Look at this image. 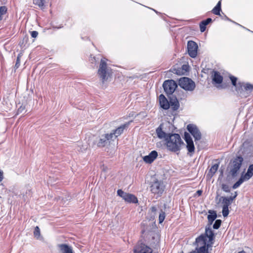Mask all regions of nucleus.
Listing matches in <instances>:
<instances>
[{
    "label": "nucleus",
    "instance_id": "obj_20",
    "mask_svg": "<svg viewBox=\"0 0 253 253\" xmlns=\"http://www.w3.org/2000/svg\"><path fill=\"white\" fill-rule=\"evenodd\" d=\"M171 96H169V106L172 107L173 110H176L179 107V104L178 101L175 96H174L172 94Z\"/></svg>",
    "mask_w": 253,
    "mask_h": 253
},
{
    "label": "nucleus",
    "instance_id": "obj_19",
    "mask_svg": "<svg viewBox=\"0 0 253 253\" xmlns=\"http://www.w3.org/2000/svg\"><path fill=\"white\" fill-rule=\"evenodd\" d=\"M159 101L160 106L163 109L167 110L169 108V102L163 94L159 96Z\"/></svg>",
    "mask_w": 253,
    "mask_h": 253
},
{
    "label": "nucleus",
    "instance_id": "obj_6",
    "mask_svg": "<svg viewBox=\"0 0 253 253\" xmlns=\"http://www.w3.org/2000/svg\"><path fill=\"white\" fill-rule=\"evenodd\" d=\"M196 243L197 246H201L198 250V253H208V248L209 245H207V239L204 235H201L196 238Z\"/></svg>",
    "mask_w": 253,
    "mask_h": 253
},
{
    "label": "nucleus",
    "instance_id": "obj_22",
    "mask_svg": "<svg viewBox=\"0 0 253 253\" xmlns=\"http://www.w3.org/2000/svg\"><path fill=\"white\" fill-rule=\"evenodd\" d=\"M156 133L157 134V136L159 138L161 139H165V141H166V138H168V136L170 135V133H167L164 132L161 126H159L156 129Z\"/></svg>",
    "mask_w": 253,
    "mask_h": 253
},
{
    "label": "nucleus",
    "instance_id": "obj_44",
    "mask_svg": "<svg viewBox=\"0 0 253 253\" xmlns=\"http://www.w3.org/2000/svg\"><path fill=\"white\" fill-rule=\"evenodd\" d=\"M3 179V172L1 170H0V182Z\"/></svg>",
    "mask_w": 253,
    "mask_h": 253
},
{
    "label": "nucleus",
    "instance_id": "obj_16",
    "mask_svg": "<svg viewBox=\"0 0 253 253\" xmlns=\"http://www.w3.org/2000/svg\"><path fill=\"white\" fill-rule=\"evenodd\" d=\"M129 124L130 122L126 123L125 124L121 125L116 129L112 130V131L110 133L112 135V138H113V139L114 140L117 137H118L121 134H122L124 129L128 127Z\"/></svg>",
    "mask_w": 253,
    "mask_h": 253
},
{
    "label": "nucleus",
    "instance_id": "obj_7",
    "mask_svg": "<svg viewBox=\"0 0 253 253\" xmlns=\"http://www.w3.org/2000/svg\"><path fill=\"white\" fill-rule=\"evenodd\" d=\"M163 86L165 92L169 96L172 94L177 87V85L173 80H168L164 82Z\"/></svg>",
    "mask_w": 253,
    "mask_h": 253
},
{
    "label": "nucleus",
    "instance_id": "obj_29",
    "mask_svg": "<svg viewBox=\"0 0 253 253\" xmlns=\"http://www.w3.org/2000/svg\"><path fill=\"white\" fill-rule=\"evenodd\" d=\"M33 2L35 4L38 5L42 9L44 8L45 0H33Z\"/></svg>",
    "mask_w": 253,
    "mask_h": 253
},
{
    "label": "nucleus",
    "instance_id": "obj_24",
    "mask_svg": "<svg viewBox=\"0 0 253 253\" xmlns=\"http://www.w3.org/2000/svg\"><path fill=\"white\" fill-rule=\"evenodd\" d=\"M219 202L222 204V207H228L232 203L231 200L227 197H220Z\"/></svg>",
    "mask_w": 253,
    "mask_h": 253
},
{
    "label": "nucleus",
    "instance_id": "obj_46",
    "mask_svg": "<svg viewBox=\"0 0 253 253\" xmlns=\"http://www.w3.org/2000/svg\"><path fill=\"white\" fill-rule=\"evenodd\" d=\"M26 194H28L29 196H31V192L30 190H29L28 192H26Z\"/></svg>",
    "mask_w": 253,
    "mask_h": 253
},
{
    "label": "nucleus",
    "instance_id": "obj_5",
    "mask_svg": "<svg viewBox=\"0 0 253 253\" xmlns=\"http://www.w3.org/2000/svg\"><path fill=\"white\" fill-rule=\"evenodd\" d=\"M253 175V164L250 165L247 172L245 174H242L239 179L232 186V188L235 189L239 187L245 181L250 179Z\"/></svg>",
    "mask_w": 253,
    "mask_h": 253
},
{
    "label": "nucleus",
    "instance_id": "obj_32",
    "mask_svg": "<svg viewBox=\"0 0 253 253\" xmlns=\"http://www.w3.org/2000/svg\"><path fill=\"white\" fill-rule=\"evenodd\" d=\"M7 8L5 6L0 7V21L2 20V16L6 13Z\"/></svg>",
    "mask_w": 253,
    "mask_h": 253
},
{
    "label": "nucleus",
    "instance_id": "obj_3",
    "mask_svg": "<svg viewBox=\"0 0 253 253\" xmlns=\"http://www.w3.org/2000/svg\"><path fill=\"white\" fill-rule=\"evenodd\" d=\"M243 162V158L242 156H237L229 164V173L232 177L237 176L238 171L239 170Z\"/></svg>",
    "mask_w": 253,
    "mask_h": 253
},
{
    "label": "nucleus",
    "instance_id": "obj_14",
    "mask_svg": "<svg viewBox=\"0 0 253 253\" xmlns=\"http://www.w3.org/2000/svg\"><path fill=\"white\" fill-rule=\"evenodd\" d=\"M164 190L163 182L158 180L154 182L151 186V191L153 193L161 194Z\"/></svg>",
    "mask_w": 253,
    "mask_h": 253
},
{
    "label": "nucleus",
    "instance_id": "obj_9",
    "mask_svg": "<svg viewBox=\"0 0 253 253\" xmlns=\"http://www.w3.org/2000/svg\"><path fill=\"white\" fill-rule=\"evenodd\" d=\"M117 194L126 202L137 203L138 202L137 198L134 195L126 193L121 189L117 191Z\"/></svg>",
    "mask_w": 253,
    "mask_h": 253
},
{
    "label": "nucleus",
    "instance_id": "obj_47",
    "mask_svg": "<svg viewBox=\"0 0 253 253\" xmlns=\"http://www.w3.org/2000/svg\"><path fill=\"white\" fill-rule=\"evenodd\" d=\"M238 253H246V252L244 251H242L239 252Z\"/></svg>",
    "mask_w": 253,
    "mask_h": 253
},
{
    "label": "nucleus",
    "instance_id": "obj_26",
    "mask_svg": "<svg viewBox=\"0 0 253 253\" xmlns=\"http://www.w3.org/2000/svg\"><path fill=\"white\" fill-rule=\"evenodd\" d=\"M189 70V66L186 64H184L182 66L181 68L177 70L176 73L177 74H185Z\"/></svg>",
    "mask_w": 253,
    "mask_h": 253
},
{
    "label": "nucleus",
    "instance_id": "obj_1",
    "mask_svg": "<svg viewBox=\"0 0 253 253\" xmlns=\"http://www.w3.org/2000/svg\"><path fill=\"white\" fill-rule=\"evenodd\" d=\"M166 145L168 149L171 152H176L180 151L184 143L179 134L170 133L166 138Z\"/></svg>",
    "mask_w": 253,
    "mask_h": 253
},
{
    "label": "nucleus",
    "instance_id": "obj_23",
    "mask_svg": "<svg viewBox=\"0 0 253 253\" xmlns=\"http://www.w3.org/2000/svg\"><path fill=\"white\" fill-rule=\"evenodd\" d=\"M213 73L214 74L212 76L213 81L217 84H221L223 81L222 76L217 71H214Z\"/></svg>",
    "mask_w": 253,
    "mask_h": 253
},
{
    "label": "nucleus",
    "instance_id": "obj_18",
    "mask_svg": "<svg viewBox=\"0 0 253 253\" xmlns=\"http://www.w3.org/2000/svg\"><path fill=\"white\" fill-rule=\"evenodd\" d=\"M60 253H73L71 246L65 244H61L57 245Z\"/></svg>",
    "mask_w": 253,
    "mask_h": 253
},
{
    "label": "nucleus",
    "instance_id": "obj_43",
    "mask_svg": "<svg viewBox=\"0 0 253 253\" xmlns=\"http://www.w3.org/2000/svg\"><path fill=\"white\" fill-rule=\"evenodd\" d=\"M150 210H151V211H152V212H154V213H156V211H157V208H156V207H151V209H150Z\"/></svg>",
    "mask_w": 253,
    "mask_h": 253
},
{
    "label": "nucleus",
    "instance_id": "obj_28",
    "mask_svg": "<svg viewBox=\"0 0 253 253\" xmlns=\"http://www.w3.org/2000/svg\"><path fill=\"white\" fill-rule=\"evenodd\" d=\"M219 167V165L218 164H215L213 165L210 169L209 175L211 177L213 175V174L216 172L218 169Z\"/></svg>",
    "mask_w": 253,
    "mask_h": 253
},
{
    "label": "nucleus",
    "instance_id": "obj_31",
    "mask_svg": "<svg viewBox=\"0 0 253 253\" xmlns=\"http://www.w3.org/2000/svg\"><path fill=\"white\" fill-rule=\"evenodd\" d=\"M230 79L231 81L232 84L236 87V90L237 91V86L239 87L238 84H237V78L234 76H230Z\"/></svg>",
    "mask_w": 253,
    "mask_h": 253
},
{
    "label": "nucleus",
    "instance_id": "obj_8",
    "mask_svg": "<svg viewBox=\"0 0 253 253\" xmlns=\"http://www.w3.org/2000/svg\"><path fill=\"white\" fill-rule=\"evenodd\" d=\"M112 141H114L112 135L110 133H105L100 136L96 144L98 147H104L109 145Z\"/></svg>",
    "mask_w": 253,
    "mask_h": 253
},
{
    "label": "nucleus",
    "instance_id": "obj_35",
    "mask_svg": "<svg viewBox=\"0 0 253 253\" xmlns=\"http://www.w3.org/2000/svg\"><path fill=\"white\" fill-rule=\"evenodd\" d=\"M221 220H220V219L216 220L214 223L213 225V228L215 229H218L221 225Z\"/></svg>",
    "mask_w": 253,
    "mask_h": 253
},
{
    "label": "nucleus",
    "instance_id": "obj_45",
    "mask_svg": "<svg viewBox=\"0 0 253 253\" xmlns=\"http://www.w3.org/2000/svg\"><path fill=\"white\" fill-rule=\"evenodd\" d=\"M197 194L198 195V196H201L202 194V190H198L197 191Z\"/></svg>",
    "mask_w": 253,
    "mask_h": 253
},
{
    "label": "nucleus",
    "instance_id": "obj_4",
    "mask_svg": "<svg viewBox=\"0 0 253 253\" xmlns=\"http://www.w3.org/2000/svg\"><path fill=\"white\" fill-rule=\"evenodd\" d=\"M178 84L184 90L190 91L194 90L196 86L194 82L187 77L180 78Z\"/></svg>",
    "mask_w": 253,
    "mask_h": 253
},
{
    "label": "nucleus",
    "instance_id": "obj_15",
    "mask_svg": "<svg viewBox=\"0 0 253 253\" xmlns=\"http://www.w3.org/2000/svg\"><path fill=\"white\" fill-rule=\"evenodd\" d=\"M184 139L187 144L186 147L188 152L190 153L194 152V144L190 135L188 132H185L184 133Z\"/></svg>",
    "mask_w": 253,
    "mask_h": 253
},
{
    "label": "nucleus",
    "instance_id": "obj_34",
    "mask_svg": "<svg viewBox=\"0 0 253 253\" xmlns=\"http://www.w3.org/2000/svg\"><path fill=\"white\" fill-rule=\"evenodd\" d=\"M34 236L37 239H39L40 236V229L38 226H36L35 228V230L34 232Z\"/></svg>",
    "mask_w": 253,
    "mask_h": 253
},
{
    "label": "nucleus",
    "instance_id": "obj_25",
    "mask_svg": "<svg viewBox=\"0 0 253 253\" xmlns=\"http://www.w3.org/2000/svg\"><path fill=\"white\" fill-rule=\"evenodd\" d=\"M209 212L211 213L208 215V219L209 222V226H211V225L216 219L217 217L216 213L215 211H210Z\"/></svg>",
    "mask_w": 253,
    "mask_h": 253
},
{
    "label": "nucleus",
    "instance_id": "obj_12",
    "mask_svg": "<svg viewBox=\"0 0 253 253\" xmlns=\"http://www.w3.org/2000/svg\"><path fill=\"white\" fill-rule=\"evenodd\" d=\"M152 249L142 243H138L134 249V253H152Z\"/></svg>",
    "mask_w": 253,
    "mask_h": 253
},
{
    "label": "nucleus",
    "instance_id": "obj_13",
    "mask_svg": "<svg viewBox=\"0 0 253 253\" xmlns=\"http://www.w3.org/2000/svg\"><path fill=\"white\" fill-rule=\"evenodd\" d=\"M198 45L194 41H189L187 43V49L189 56L195 58L197 55Z\"/></svg>",
    "mask_w": 253,
    "mask_h": 253
},
{
    "label": "nucleus",
    "instance_id": "obj_21",
    "mask_svg": "<svg viewBox=\"0 0 253 253\" xmlns=\"http://www.w3.org/2000/svg\"><path fill=\"white\" fill-rule=\"evenodd\" d=\"M203 235L206 236V239L208 237L209 239V242H211V244H212V241H213L214 239V233L211 226L206 228L205 234Z\"/></svg>",
    "mask_w": 253,
    "mask_h": 253
},
{
    "label": "nucleus",
    "instance_id": "obj_40",
    "mask_svg": "<svg viewBox=\"0 0 253 253\" xmlns=\"http://www.w3.org/2000/svg\"><path fill=\"white\" fill-rule=\"evenodd\" d=\"M212 21V19L211 18H208L205 20H203L202 22L205 24V25L207 26L208 24L211 23Z\"/></svg>",
    "mask_w": 253,
    "mask_h": 253
},
{
    "label": "nucleus",
    "instance_id": "obj_2",
    "mask_svg": "<svg viewBox=\"0 0 253 253\" xmlns=\"http://www.w3.org/2000/svg\"><path fill=\"white\" fill-rule=\"evenodd\" d=\"M112 73L111 68L107 66L106 62L103 59H102L100 61L97 72L102 82L103 83L107 81L108 78L112 75Z\"/></svg>",
    "mask_w": 253,
    "mask_h": 253
},
{
    "label": "nucleus",
    "instance_id": "obj_11",
    "mask_svg": "<svg viewBox=\"0 0 253 253\" xmlns=\"http://www.w3.org/2000/svg\"><path fill=\"white\" fill-rule=\"evenodd\" d=\"M187 129L193 135L195 141L200 140L201 139V133L196 125L193 124H189L187 126Z\"/></svg>",
    "mask_w": 253,
    "mask_h": 253
},
{
    "label": "nucleus",
    "instance_id": "obj_27",
    "mask_svg": "<svg viewBox=\"0 0 253 253\" xmlns=\"http://www.w3.org/2000/svg\"><path fill=\"white\" fill-rule=\"evenodd\" d=\"M221 1H219L216 5L212 9V12L215 15H220V11H221Z\"/></svg>",
    "mask_w": 253,
    "mask_h": 253
},
{
    "label": "nucleus",
    "instance_id": "obj_38",
    "mask_svg": "<svg viewBox=\"0 0 253 253\" xmlns=\"http://www.w3.org/2000/svg\"><path fill=\"white\" fill-rule=\"evenodd\" d=\"M200 31L202 32H204L206 30V25H205V23L201 22L200 24Z\"/></svg>",
    "mask_w": 253,
    "mask_h": 253
},
{
    "label": "nucleus",
    "instance_id": "obj_33",
    "mask_svg": "<svg viewBox=\"0 0 253 253\" xmlns=\"http://www.w3.org/2000/svg\"><path fill=\"white\" fill-rule=\"evenodd\" d=\"M165 216H166V214H165V212L164 211H163L162 210H161V212L159 214V223H162L165 218Z\"/></svg>",
    "mask_w": 253,
    "mask_h": 253
},
{
    "label": "nucleus",
    "instance_id": "obj_42",
    "mask_svg": "<svg viewBox=\"0 0 253 253\" xmlns=\"http://www.w3.org/2000/svg\"><path fill=\"white\" fill-rule=\"evenodd\" d=\"M237 196V192H235L233 196H231L230 197H228V198L231 200V202H232V201L236 198Z\"/></svg>",
    "mask_w": 253,
    "mask_h": 253
},
{
    "label": "nucleus",
    "instance_id": "obj_39",
    "mask_svg": "<svg viewBox=\"0 0 253 253\" xmlns=\"http://www.w3.org/2000/svg\"><path fill=\"white\" fill-rule=\"evenodd\" d=\"M25 110V107L23 106H21L17 110V113H22Z\"/></svg>",
    "mask_w": 253,
    "mask_h": 253
},
{
    "label": "nucleus",
    "instance_id": "obj_37",
    "mask_svg": "<svg viewBox=\"0 0 253 253\" xmlns=\"http://www.w3.org/2000/svg\"><path fill=\"white\" fill-rule=\"evenodd\" d=\"M221 189L226 192H229L230 191L229 186L226 184H222Z\"/></svg>",
    "mask_w": 253,
    "mask_h": 253
},
{
    "label": "nucleus",
    "instance_id": "obj_41",
    "mask_svg": "<svg viewBox=\"0 0 253 253\" xmlns=\"http://www.w3.org/2000/svg\"><path fill=\"white\" fill-rule=\"evenodd\" d=\"M32 37L36 38L38 35V32L36 31H33L31 32Z\"/></svg>",
    "mask_w": 253,
    "mask_h": 253
},
{
    "label": "nucleus",
    "instance_id": "obj_10",
    "mask_svg": "<svg viewBox=\"0 0 253 253\" xmlns=\"http://www.w3.org/2000/svg\"><path fill=\"white\" fill-rule=\"evenodd\" d=\"M238 85L239 87L237 86V92L240 95H243V93L244 91H247L249 93H251L253 91V84H252L250 83H245L243 82H239Z\"/></svg>",
    "mask_w": 253,
    "mask_h": 253
},
{
    "label": "nucleus",
    "instance_id": "obj_36",
    "mask_svg": "<svg viewBox=\"0 0 253 253\" xmlns=\"http://www.w3.org/2000/svg\"><path fill=\"white\" fill-rule=\"evenodd\" d=\"M222 212L224 217L227 216L229 212L228 207H222Z\"/></svg>",
    "mask_w": 253,
    "mask_h": 253
},
{
    "label": "nucleus",
    "instance_id": "obj_17",
    "mask_svg": "<svg viewBox=\"0 0 253 253\" xmlns=\"http://www.w3.org/2000/svg\"><path fill=\"white\" fill-rule=\"evenodd\" d=\"M158 157V152L153 150L151 151L148 155L143 157V161L147 164L152 163Z\"/></svg>",
    "mask_w": 253,
    "mask_h": 253
},
{
    "label": "nucleus",
    "instance_id": "obj_30",
    "mask_svg": "<svg viewBox=\"0 0 253 253\" xmlns=\"http://www.w3.org/2000/svg\"><path fill=\"white\" fill-rule=\"evenodd\" d=\"M22 55H23V53L22 52H20V53L18 54V55L17 57L16 62V64L15 65V67H14L15 69L19 68V67L20 65V58L22 56Z\"/></svg>",
    "mask_w": 253,
    "mask_h": 253
}]
</instances>
